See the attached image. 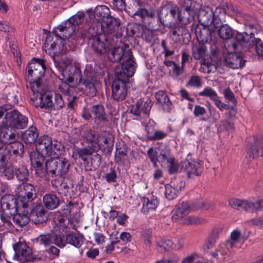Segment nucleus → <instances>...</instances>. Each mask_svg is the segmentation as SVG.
I'll return each mask as SVG.
<instances>
[{"mask_svg": "<svg viewBox=\"0 0 263 263\" xmlns=\"http://www.w3.org/2000/svg\"><path fill=\"white\" fill-rule=\"evenodd\" d=\"M76 29L74 25L68 19L62 22L58 27L54 28L52 32L48 35L45 42L47 48L46 51L53 59L57 68H60V63L57 62L56 56L64 47L63 38L72 37V39L77 40L80 39V32L84 33V30H79L74 34Z\"/></svg>", "mask_w": 263, "mask_h": 263, "instance_id": "f257e3e1", "label": "nucleus"}, {"mask_svg": "<svg viewBox=\"0 0 263 263\" xmlns=\"http://www.w3.org/2000/svg\"><path fill=\"white\" fill-rule=\"evenodd\" d=\"M198 19L201 26L196 25L195 28V33L198 42L202 44H208L216 48V32L211 30L208 26L213 25L214 28H218L221 23V18L214 17L213 10L209 6L203 7L198 11Z\"/></svg>", "mask_w": 263, "mask_h": 263, "instance_id": "f03ea898", "label": "nucleus"}, {"mask_svg": "<svg viewBox=\"0 0 263 263\" xmlns=\"http://www.w3.org/2000/svg\"><path fill=\"white\" fill-rule=\"evenodd\" d=\"M108 58L113 63H118L121 60H123L121 64L116 67L115 74L120 77L125 76L124 72H127L128 76L134 75L137 66L130 50H126L123 47H115L108 54Z\"/></svg>", "mask_w": 263, "mask_h": 263, "instance_id": "7ed1b4c3", "label": "nucleus"}, {"mask_svg": "<svg viewBox=\"0 0 263 263\" xmlns=\"http://www.w3.org/2000/svg\"><path fill=\"white\" fill-rule=\"evenodd\" d=\"M46 66L43 60L33 59L27 67L28 74L26 80L28 84L27 87L30 88L32 96L41 90V78L44 76Z\"/></svg>", "mask_w": 263, "mask_h": 263, "instance_id": "20e7f679", "label": "nucleus"}, {"mask_svg": "<svg viewBox=\"0 0 263 263\" xmlns=\"http://www.w3.org/2000/svg\"><path fill=\"white\" fill-rule=\"evenodd\" d=\"M32 103L35 107H40L50 110L62 109L64 102L61 95L54 91L41 93L39 91L35 96H30Z\"/></svg>", "mask_w": 263, "mask_h": 263, "instance_id": "39448f33", "label": "nucleus"}, {"mask_svg": "<svg viewBox=\"0 0 263 263\" xmlns=\"http://www.w3.org/2000/svg\"><path fill=\"white\" fill-rule=\"evenodd\" d=\"M36 152L32 153H38L39 155L45 158L47 156L55 158L60 155L63 148L60 142L52 140L47 135L41 136L38 140L35 145Z\"/></svg>", "mask_w": 263, "mask_h": 263, "instance_id": "423d86ee", "label": "nucleus"}, {"mask_svg": "<svg viewBox=\"0 0 263 263\" xmlns=\"http://www.w3.org/2000/svg\"><path fill=\"white\" fill-rule=\"evenodd\" d=\"M81 39L91 38L92 47L94 51L102 54L106 51V42L107 36L105 33L99 32V27L93 25L89 26L88 28L84 29V33H80Z\"/></svg>", "mask_w": 263, "mask_h": 263, "instance_id": "0eeeda50", "label": "nucleus"}, {"mask_svg": "<svg viewBox=\"0 0 263 263\" xmlns=\"http://www.w3.org/2000/svg\"><path fill=\"white\" fill-rule=\"evenodd\" d=\"M235 37L238 44L247 48L249 52L255 51L259 57H263V42L255 38L253 32L237 33Z\"/></svg>", "mask_w": 263, "mask_h": 263, "instance_id": "6e6552de", "label": "nucleus"}, {"mask_svg": "<svg viewBox=\"0 0 263 263\" xmlns=\"http://www.w3.org/2000/svg\"><path fill=\"white\" fill-rule=\"evenodd\" d=\"M81 117L85 121L93 120L98 125H102L109 121V116L104 106L101 104L84 106L82 111Z\"/></svg>", "mask_w": 263, "mask_h": 263, "instance_id": "1a4fd4ad", "label": "nucleus"}, {"mask_svg": "<svg viewBox=\"0 0 263 263\" xmlns=\"http://www.w3.org/2000/svg\"><path fill=\"white\" fill-rule=\"evenodd\" d=\"M124 75L120 77L115 74L116 78L112 83L111 96L116 101H123L127 96V88L130 85L129 78L133 76H128L127 72H124Z\"/></svg>", "mask_w": 263, "mask_h": 263, "instance_id": "9d476101", "label": "nucleus"}, {"mask_svg": "<svg viewBox=\"0 0 263 263\" xmlns=\"http://www.w3.org/2000/svg\"><path fill=\"white\" fill-rule=\"evenodd\" d=\"M178 7L172 2L167 3L162 6L159 11L158 17L163 26L172 27L177 23Z\"/></svg>", "mask_w": 263, "mask_h": 263, "instance_id": "9b49d317", "label": "nucleus"}, {"mask_svg": "<svg viewBox=\"0 0 263 263\" xmlns=\"http://www.w3.org/2000/svg\"><path fill=\"white\" fill-rule=\"evenodd\" d=\"M209 203L202 201H198L194 203L192 206L187 202H182L181 204L177 205L172 211V219L173 220L179 221L182 220L189 213L194 210L203 209L207 210L209 208Z\"/></svg>", "mask_w": 263, "mask_h": 263, "instance_id": "f8f14e48", "label": "nucleus"}, {"mask_svg": "<svg viewBox=\"0 0 263 263\" xmlns=\"http://www.w3.org/2000/svg\"><path fill=\"white\" fill-rule=\"evenodd\" d=\"M230 205L238 210H244L251 213L263 211V197L254 201L232 198L229 200Z\"/></svg>", "mask_w": 263, "mask_h": 263, "instance_id": "ddd939ff", "label": "nucleus"}, {"mask_svg": "<svg viewBox=\"0 0 263 263\" xmlns=\"http://www.w3.org/2000/svg\"><path fill=\"white\" fill-rule=\"evenodd\" d=\"M153 105V102L150 99L146 98L145 100L140 99L131 106L130 112L136 116L134 119L140 120L143 124L144 121L142 119L149 118Z\"/></svg>", "mask_w": 263, "mask_h": 263, "instance_id": "4468645a", "label": "nucleus"}, {"mask_svg": "<svg viewBox=\"0 0 263 263\" xmlns=\"http://www.w3.org/2000/svg\"><path fill=\"white\" fill-rule=\"evenodd\" d=\"M49 173L52 176H59L62 178H65L69 170L70 163L68 161L64 158H51L48 160Z\"/></svg>", "mask_w": 263, "mask_h": 263, "instance_id": "2eb2a0df", "label": "nucleus"}, {"mask_svg": "<svg viewBox=\"0 0 263 263\" xmlns=\"http://www.w3.org/2000/svg\"><path fill=\"white\" fill-rule=\"evenodd\" d=\"M37 240L40 244L45 246L53 243L60 248H63L66 244L63 234L61 232H57V230H54L51 233L40 235Z\"/></svg>", "mask_w": 263, "mask_h": 263, "instance_id": "dca6fc26", "label": "nucleus"}, {"mask_svg": "<svg viewBox=\"0 0 263 263\" xmlns=\"http://www.w3.org/2000/svg\"><path fill=\"white\" fill-rule=\"evenodd\" d=\"M31 164L36 175L41 178L46 176L49 172L48 161L41 156L38 153H31L30 156Z\"/></svg>", "mask_w": 263, "mask_h": 263, "instance_id": "f3484780", "label": "nucleus"}, {"mask_svg": "<svg viewBox=\"0 0 263 263\" xmlns=\"http://www.w3.org/2000/svg\"><path fill=\"white\" fill-rule=\"evenodd\" d=\"M247 157L253 159L263 156V138L253 136L248 139Z\"/></svg>", "mask_w": 263, "mask_h": 263, "instance_id": "a211bd4d", "label": "nucleus"}, {"mask_svg": "<svg viewBox=\"0 0 263 263\" xmlns=\"http://www.w3.org/2000/svg\"><path fill=\"white\" fill-rule=\"evenodd\" d=\"M15 258L18 260H25L26 261H36L38 258L34 257L30 248L24 243L18 242L13 246Z\"/></svg>", "mask_w": 263, "mask_h": 263, "instance_id": "6ab92c4d", "label": "nucleus"}, {"mask_svg": "<svg viewBox=\"0 0 263 263\" xmlns=\"http://www.w3.org/2000/svg\"><path fill=\"white\" fill-rule=\"evenodd\" d=\"M1 207L4 214L12 216L18 209L17 200L13 195H4L1 199Z\"/></svg>", "mask_w": 263, "mask_h": 263, "instance_id": "aec40b11", "label": "nucleus"}, {"mask_svg": "<svg viewBox=\"0 0 263 263\" xmlns=\"http://www.w3.org/2000/svg\"><path fill=\"white\" fill-rule=\"evenodd\" d=\"M203 169L202 162L198 160L184 161L182 162L181 165V171L185 173L189 178L200 176Z\"/></svg>", "mask_w": 263, "mask_h": 263, "instance_id": "412c9836", "label": "nucleus"}, {"mask_svg": "<svg viewBox=\"0 0 263 263\" xmlns=\"http://www.w3.org/2000/svg\"><path fill=\"white\" fill-rule=\"evenodd\" d=\"M148 151L158 158V162L162 166H165L168 164V161L173 157L169 147L165 145L155 148L150 147Z\"/></svg>", "mask_w": 263, "mask_h": 263, "instance_id": "4be33fe9", "label": "nucleus"}, {"mask_svg": "<svg viewBox=\"0 0 263 263\" xmlns=\"http://www.w3.org/2000/svg\"><path fill=\"white\" fill-rule=\"evenodd\" d=\"M238 42L237 43H232L231 44L233 51L230 52L224 57V61L226 65L232 69H237L243 66L246 61H243L242 58L238 55L235 52L238 49Z\"/></svg>", "mask_w": 263, "mask_h": 263, "instance_id": "5701e85b", "label": "nucleus"}, {"mask_svg": "<svg viewBox=\"0 0 263 263\" xmlns=\"http://www.w3.org/2000/svg\"><path fill=\"white\" fill-rule=\"evenodd\" d=\"M119 27V23L116 18L110 16L106 20L102 22L99 32H103L106 35L111 34L116 32Z\"/></svg>", "mask_w": 263, "mask_h": 263, "instance_id": "b1692460", "label": "nucleus"}, {"mask_svg": "<svg viewBox=\"0 0 263 263\" xmlns=\"http://www.w3.org/2000/svg\"><path fill=\"white\" fill-rule=\"evenodd\" d=\"M81 70L78 64H74L69 67L67 76L63 74L64 79H65L70 84L79 83L82 81Z\"/></svg>", "mask_w": 263, "mask_h": 263, "instance_id": "393cba45", "label": "nucleus"}, {"mask_svg": "<svg viewBox=\"0 0 263 263\" xmlns=\"http://www.w3.org/2000/svg\"><path fill=\"white\" fill-rule=\"evenodd\" d=\"M74 154L80 158L83 162L88 163V158L91 156L98 157L100 156L97 152L96 146L91 145L84 148L76 147L74 148Z\"/></svg>", "mask_w": 263, "mask_h": 263, "instance_id": "a878e982", "label": "nucleus"}, {"mask_svg": "<svg viewBox=\"0 0 263 263\" xmlns=\"http://www.w3.org/2000/svg\"><path fill=\"white\" fill-rule=\"evenodd\" d=\"M195 12L190 7L179 9L177 12V22L187 25L194 20Z\"/></svg>", "mask_w": 263, "mask_h": 263, "instance_id": "bb28decb", "label": "nucleus"}, {"mask_svg": "<svg viewBox=\"0 0 263 263\" xmlns=\"http://www.w3.org/2000/svg\"><path fill=\"white\" fill-rule=\"evenodd\" d=\"M110 11L109 8L104 5L102 6H98L95 8L93 11V16L95 19L97 21V24L98 25V27H99V23L102 24V22L104 21H105L109 17L110 15H109ZM93 25L95 26H97V25H94L92 24L91 25H87L85 28H89V26H91Z\"/></svg>", "mask_w": 263, "mask_h": 263, "instance_id": "cd10ccee", "label": "nucleus"}, {"mask_svg": "<svg viewBox=\"0 0 263 263\" xmlns=\"http://www.w3.org/2000/svg\"><path fill=\"white\" fill-rule=\"evenodd\" d=\"M30 210V220H32L33 223H41L47 220V217L45 214V210L42 206L37 205Z\"/></svg>", "mask_w": 263, "mask_h": 263, "instance_id": "c85d7f7f", "label": "nucleus"}, {"mask_svg": "<svg viewBox=\"0 0 263 263\" xmlns=\"http://www.w3.org/2000/svg\"><path fill=\"white\" fill-rule=\"evenodd\" d=\"M97 81V79H88L83 77L82 81L79 82L78 84L83 86L82 89L87 96L92 97L96 95L97 89L95 85Z\"/></svg>", "mask_w": 263, "mask_h": 263, "instance_id": "c756f323", "label": "nucleus"}, {"mask_svg": "<svg viewBox=\"0 0 263 263\" xmlns=\"http://www.w3.org/2000/svg\"><path fill=\"white\" fill-rule=\"evenodd\" d=\"M9 127L1 126L0 127V141L2 144H9L16 140L17 134L16 132L9 130Z\"/></svg>", "mask_w": 263, "mask_h": 263, "instance_id": "7c9ffc66", "label": "nucleus"}, {"mask_svg": "<svg viewBox=\"0 0 263 263\" xmlns=\"http://www.w3.org/2000/svg\"><path fill=\"white\" fill-rule=\"evenodd\" d=\"M143 206L141 209L142 213L147 214L151 211H155L159 204V201L156 198L144 197L142 199Z\"/></svg>", "mask_w": 263, "mask_h": 263, "instance_id": "2f4dec72", "label": "nucleus"}, {"mask_svg": "<svg viewBox=\"0 0 263 263\" xmlns=\"http://www.w3.org/2000/svg\"><path fill=\"white\" fill-rule=\"evenodd\" d=\"M230 246L226 243H221L214 252L212 253V257L218 261L224 260L230 255Z\"/></svg>", "mask_w": 263, "mask_h": 263, "instance_id": "473e14b6", "label": "nucleus"}, {"mask_svg": "<svg viewBox=\"0 0 263 263\" xmlns=\"http://www.w3.org/2000/svg\"><path fill=\"white\" fill-rule=\"evenodd\" d=\"M84 238L80 233L72 232L66 236V242L76 248H80L83 243Z\"/></svg>", "mask_w": 263, "mask_h": 263, "instance_id": "72a5a7b5", "label": "nucleus"}, {"mask_svg": "<svg viewBox=\"0 0 263 263\" xmlns=\"http://www.w3.org/2000/svg\"><path fill=\"white\" fill-rule=\"evenodd\" d=\"M44 206L48 210H53L58 208L60 204V200L56 195L46 194L43 197Z\"/></svg>", "mask_w": 263, "mask_h": 263, "instance_id": "f704fd0d", "label": "nucleus"}, {"mask_svg": "<svg viewBox=\"0 0 263 263\" xmlns=\"http://www.w3.org/2000/svg\"><path fill=\"white\" fill-rule=\"evenodd\" d=\"M22 139L26 144L33 143L39 137L37 128L31 126L22 134Z\"/></svg>", "mask_w": 263, "mask_h": 263, "instance_id": "c9c22d12", "label": "nucleus"}, {"mask_svg": "<svg viewBox=\"0 0 263 263\" xmlns=\"http://www.w3.org/2000/svg\"><path fill=\"white\" fill-rule=\"evenodd\" d=\"M65 220L66 216L62 214L61 213L58 212L55 215L53 219L55 225L54 230H57V232H61V231H62L64 233H67L68 232V228L66 223L65 222Z\"/></svg>", "mask_w": 263, "mask_h": 263, "instance_id": "e433bc0d", "label": "nucleus"}, {"mask_svg": "<svg viewBox=\"0 0 263 263\" xmlns=\"http://www.w3.org/2000/svg\"><path fill=\"white\" fill-rule=\"evenodd\" d=\"M101 74V69L99 66L92 64H87L84 70L83 78L97 79Z\"/></svg>", "mask_w": 263, "mask_h": 263, "instance_id": "4c0bfd02", "label": "nucleus"}, {"mask_svg": "<svg viewBox=\"0 0 263 263\" xmlns=\"http://www.w3.org/2000/svg\"><path fill=\"white\" fill-rule=\"evenodd\" d=\"M16 199L17 200L18 209L21 208L26 209V212L28 213V209L31 210L33 206L32 201L33 200V197L17 194V196Z\"/></svg>", "mask_w": 263, "mask_h": 263, "instance_id": "58836bf2", "label": "nucleus"}, {"mask_svg": "<svg viewBox=\"0 0 263 263\" xmlns=\"http://www.w3.org/2000/svg\"><path fill=\"white\" fill-rule=\"evenodd\" d=\"M175 248L174 242L170 239L161 238L157 242V249L160 253H164Z\"/></svg>", "mask_w": 263, "mask_h": 263, "instance_id": "ea45409f", "label": "nucleus"}, {"mask_svg": "<svg viewBox=\"0 0 263 263\" xmlns=\"http://www.w3.org/2000/svg\"><path fill=\"white\" fill-rule=\"evenodd\" d=\"M218 29V34L219 36L223 40H229L232 37L233 35H236L238 32L236 34L234 33V31L233 29L227 24L221 25L219 26Z\"/></svg>", "mask_w": 263, "mask_h": 263, "instance_id": "a19ab883", "label": "nucleus"}, {"mask_svg": "<svg viewBox=\"0 0 263 263\" xmlns=\"http://www.w3.org/2000/svg\"><path fill=\"white\" fill-rule=\"evenodd\" d=\"M13 221L18 227L22 228L28 224L30 221V217L27 214L16 213L13 215Z\"/></svg>", "mask_w": 263, "mask_h": 263, "instance_id": "79ce46f5", "label": "nucleus"}, {"mask_svg": "<svg viewBox=\"0 0 263 263\" xmlns=\"http://www.w3.org/2000/svg\"><path fill=\"white\" fill-rule=\"evenodd\" d=\"M132 16H138L142 21H144L146 18L153 17L154 13L151 9H147L145 8H138Z\"/></svg>", "mask_w": 263, "mask_h": 263, "instance_id": "37998d69", "label": "nucleus"}, {"mask_svg": "<svg viewBox=\"0 0 263 263\" xmlns=\"http://www.w3.org/2000/svg\"><path fill=\"white\" fill-rule=\"evenodd\" d=\"M17 194L33 197L35 194V190L32 184H24L20 187Z\"/></svg>", "mask_w": 263, "mask_h": 263, "instance_id": "c03bdc74", "label": "nucleus"}, {"mask_svg": "<svg viewBox=\"0 0 263 263\" xmlns=\"http://www.w3.org/2000/svg\"><path fill=\"white\" fill-rule=\"evenodd\" d=\"M15 169L11 165H6L0 168V176L5 179H11L14 176Z\"/></svg>", "mask_w": 263, "mask_h": 263, "instance_id": "a18cd8bd", "label": "nucleus"}, {"mask_svg": "<svg viewBox=\"0 0 263 263\" xmlns=\"http://www.w3.org/2000/svg\"><path fill=\"white\" fill-rule=\"evenodd\" d=\"M10 148L9 152L16 156H21L24 153V145L22 142L14 141L10 143Z\"/></svg>", "mask_w": 263, "mask_h": 263, "instance_id": "49530a36", "label": "nucleus"}, {"mask_svg": "<svg viewBox=\"0 0 263 263\" xmlns=\"http://www.w3.org/2000/svg\"><path fill=\"white\" fill-rule=\"evenodd\" d=\"M116 151L115 161L118 163H121L127 155V151L126 145L123 144L122 147H119L117 143Z\"/></svg>", "mask_w": 263, "mask_h": 263, "instance_id": "de8ad7c7", "label": "nucleus"}, {"mask_svg": "<svg viewBox=\"0 0 263 263\" xmlns=\"http://www.w3.org/2000/svg\"><path fill=\"white\" fill-rule=\"evenodd\" d=\"M14 174L17 179L23 183L28 180L29 173L28 170L25 167H21L15 170Z\"/></svg>", "mask_w": 263, "mask_h": 263, "instance_id": "09e8293b", "label": "nucleus"}, {"mask_svg": "<svg viewBox=\"0 0 263 263\" xmlns=\"http://www.w3.org/2000/svg\"><path fill=\"white\" fill-rule=\"evenodd\" d=\"M240 236L241 234L240 231L238 229L234 230L231 232L230 234V238L227 241L226 243L229 245L231 248H232L235 244L238 242Z\"/></svg>", "mask_w": 263, "mask_h": 263, "instance_id": "8fccbe9b", "label": "nucleus"}, {"mask_svg": "<svg viewBox=\"0 0 263 263\" xmlns=\"http://www.w3.org/2000/svg\"><path fill=\"white\" fill-rule=\"evenodd\" d=\"M84 13L81 11H78L76 14L72 15L68 20L70 21L76 28L84 21Z\"/></svg>", "mask_w": 263, "mask_h": 263, "instance_id": "3c124183", "label": "nucleus"}, {"mask_svg": "<svg viewBox=\"0 0 263 263\" xmlns=\"http://www.w3.org/2000/svg\"><path fill=\"white\" fill-rule=\"evenodd\" d=\"M199 95L202 97H208L212 100H214L217 97V93L215 90L210 87H206L199 93Z\"/></svg>", "mask_w": 263, "mask_h": 263, "instance_id": "603ef678", "label": "nucleus"}, {"mask_svg": "<svg viewBox=\"0 0 263 263\" xmlns=\"http://www.w3.org/2000/svg\"><path fill=\"white\" fill-rule=\"evenodd\" d=\"M167 136V134L161 130H154L152 134L148 135L147 138L151 141H156L163 139Z\"/></svg>", "mask_w": 263, "mask_h": 263, "instance_id": "864d4df0", "label": "nucleus"}, {"mask_svg": "<svg viewBox=\"0 0 263 263\" xmlns=\"http://www.w3.org/2000/svg\"><path fill=\"white\" fill-rule=\"evenodd\" d=\"M64 81H61L59 85V89L61 92L67 96H71V87L73 84H70L64 79Z\"/></svg>", "mask_w": 263, "mask_h": 263, "instance_id": "5fc2aeb1", "label": "nucleus"}, {"mask_svg": "<svg viewBox=\"0 0 263 263\" xmlns=\"http://www.w3.org/2000/svg\"><path fill=\"white\" fill-rule=\"evenodd\" d=\"M165 195L167 199L171 200L177 197L178 192H177L170 184H168L165 185Z\"/></svg>", "mask_w": 263, "mask_h": 263, "instance_id": "6e6d98bb", "label": "nucleus"}, {"mask_svg": "<svg viewBox=\"0 0 263 263\" xmlns=\"http://www.w3.org/2000/svg\"><path fill=\"white\" fill-rule=\"evenodd\" d=\"M205 54V50L204 47H194L192 50V55L196 60H200L203 58Z\"/></svg>", "mask_w": 263, "mask_h": 263, "instance_id": "4d7b16f0", "label": "nucleus"}, {"mask_svg": "<svg viewBox=\"0 0 263 263\" xmlns=\"http://www.w3.org/2000/svg\"><path fill=\"white\" fill-rule=\"evenodd\" d=\"M186 86L196 88L201 87L202 83L200 77L198 76H192L187 83Z\"/></svg>", "mask_w": 263, "mask_h": 263, "instance_id": "13d9d810", "label": "nucleus"}, {"mask_svg": "<svg viewBox=\"0 0 263 263\" xmlns=\"http://www.w3.org/2000/svg\"><path fill=\"white\" fill-rule=\"evenodd\" d=\"M171 159V160H169L168 161V164H166V166L168 167L169 173L173 174L178 172V166L177 162L176 161L175 158L174 157Z\"/></svg>", "mask_w": 263, "mask_h": 263, "instance_id": "bf43d9fd", "label": "nucleus"}, {"mask_svg": "<svg viewBox=\"0 0 263 263\" xmlns=\"http://www.w3.org/2000/svg\"><path fill=\"white\" fill-rule=\"evenodd\" d=\"M234 125L230 121L225 120H222L220 122L219 127L218 128V130L222 131L227 130L230 131L233 128Z\"/></svg>", "mask_w": 263, "mask_h": 263, "instance_id": "052dcab7", "label": "nucleus"}, {"mask_svg": "<svg viewBox=\"0 0 263 263\" xmlns=\"http://www.w3.org/2000/svg\"><path fill=\"white\" fill-rule=\"evenodd\" d=\"M204 221L203 219L194 216H189L183 220V223L185 224H201Z\"/></svg>", "mask_w": 263, "mask_h": 263, "instance_id": "680f3d73", "label": "nucleus"}, {"mask_svg": "<svg viewBox=\"0 0 263 263\" xmlns=\"http://www.w3.org/2000/svg\"><path fill=\"white\" fill-rule=\"evenodd\" d=\"M85 137L87 141L91 142L96 143L99 144V140L98 136L96 135L93 131H87L85 134Z\"/></svg>", "mask_w": 263, "mask_h": 263, "instance_id": "e2e57ef3", "label": "nucleus"}, {"mask_svg": "<svg viewBox=\"0 0 263 263\" xmlns=\"http://www.w3.org/2000/svg\"><path fill=\"white\" fill-rule=\"evenodd\" d=\"M14 28L7 21H0V31L5 32H13Z\"/></svg>", "mask_w": 263, "mask_h": 263, "instance_id": "0e129e2a", "label": "nucleus"}, {"mask_svg": "<svg viewBox=\"0 0 263 263\" xmlns=\"http://www.w3.org/2000/svg\"><path fill=\"white\" fill-rule=\"evenodd\" d=\"M155 98L157 102L159 104H161L163 102L165 101L168 96L163 90H159L156 93Z\"/></svg>", "mask_w": 263, "mask_h": 263, "instance_id": "69168bd1", "label": "nucleus"}, {"mask_svg": "<svg viewBox=\"0 0 263 263\" xmlns=\"http://www.w3.org/2000/svg\"><path fill=\"white\" fill-rule=\"evenodd\" d=\"M209 114L211 118L209 121L212 123H216L220 118V114L215 108L210 109Z\"/></svg>", "mask_w": 263, "mask_h": 263, "instance_id": "338daca9", "label": "nucleus"}, {"mask_svg": "<svg viewBox=\"0 0 263 263\" xmlns=\"http://www.w3.org/2000/svg\"><path fill=\"white\" fill-rule=\"evenodd\" d=\"M7 102L11 106L18 103L17 96L14 92H10L6 97Z\"/></svg>", "mask_w": 263, "mask_h": 263, "instance_id": "774afa93", "label": "nucleus"}]
</instances>
